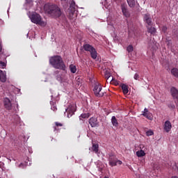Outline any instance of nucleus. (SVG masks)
<instances>
[{"instance_id": "f257e3e1", "label": "nucleus", "mask_w": 178, "mask_h": 178, "mask_svg": "<svg viewBox=\"0 0 178 178\" xmlns=\"http://www.w3.org/2000/svg\"><path fill=\"white\" fill-rule=\"evenodd\" d=\"M49 63L54 69L60 70H66V65L60 56H54L49 58Z\"/></svg>"}, {"instance_id": "f03ea898", "label": "nucleus", "mask_w": 178, "mask_h": 178, "mask_svg": "<svg viewBox=\"0 0 178 178\" xmlns=\"http://www.w3.org/2000/svg\"><path fill=\"white\" fill-rule=\"evenodd\" d=\"M44 10L48 15H50V16L53 17H60L62 15L60 8L54 4H46L44 6Z\"/></svg>"}, {"instance_id": "7ed1b4c3", "label": "nucleus", "mask_w": 178, "mask_h": 178, "mask_svg": "<svg viewBox=\"0 0 178 178\" xmlns=\"http://www.w3.org/2000/svg\"><path fill=\"white\" fill-rule=\"evenodd\" d=\"M31 20L32 23H34L35 24H38L42 27H45L47 26V22L42 21L41 15H40V14H38L37 13H34L31 15Z\"/></svg>"}, {"instance_id": "20e7f679", "label": "nucleus", "mask_w": 178, "mask_h": 178, "mask_svg": "<svg viewBox=\"0 0 178 178\" xmlns=\"http://www.w3.org/2000/svg\"><path fill=\"white\" fill-rule=\"evenodd\" d=\"M93 92L97 98H101L105 95V91L102 90V85L98 82L95 83L93 85Z\"/></svg>"}, {"instance_id": "39448f33", "label": "nucleus", "mask_w": 178, "mask_h": 178, "mask_svg": "<svg viewBox=\"0 0 178 178\" xmlns=\"http://www.w3.org/2000/svg\"><path fill=\"white\" fill-rule=\"evenodd\" d=\"M83 49L85 51H87L88 52H90L91 58L92 59H97V56H98V54L97 53V50H95V48H94V47H92L91 44H83Z\"/></svg>"}, {"instance_id": "423d86ee", "label": "nucleus", "mask_w": 178, "mask_h": 178, "mask_svg": "<svg viewBox=\"0 0 178 178\" xmlns=\"http://www.w3.org/2000/svg\"><path fill=\"white\" fill-rule=\"evenodd\" d=\"M108 161L110 166H116L117 165H122V162L118 160L113 154H108Z\"/></svg>"}, {"instance_id": "0eeeda50", "label": "nucleus", "mask_w": 178, "mask_h": 178, "mask_svg": "<svg viewBox=\"0 0 178 178\" xmlns=\"http://www.w3.org/2000/svg\"><path fill=\"white\" fill-rule=\"evenodd\" d=\"M66 112L67 113V118H72V116L74 115V112H76V108L74 107V106L70 105L66 109Z\"/></svg>"}, {"instance_id": "6e6552de", "label": "nucleus", "mask_w": 178, "mask_h": 178, "mask_svg": "<svg viewBox=\"0 0 178 178\" xmlns=\"http://www.w3.org/2000/svg\"><path fill=\"white\" fill-rule=\"evenodd\" d=\"M142 115L144 116V118H146V119H148L149 120H152V119L154 118V117L152 116V113H151L146 108L144 109Z\"/></svg>"}, {"instance_id": "1a4fd4ad", "label": "nucleus", "mask_w": 178, "mask_h": 178, "mask_svg": "<svg viewBox=\"0 0 178 178\" xmlns=\"http://www.w3.org/2000/svg\"><path fill=\"white\" fill-rule=\"evenodd\" d=\"M4 108L7 109V111H11L12 109V102H10V99L9 98L6 97L4 99Z\"/></svg>"}, {"instance_id": "9d476101", "label": "nucleus", "mask_w": 178, "mask_h": 178, "mask_svg": "<svg viewBox=\"0 0 178 178\" xmlns=\"http://www.w3.org/2000/svg\"><path fill=\"white\" fill-rule=\"evenodd\" d=\"M144 22H145L148 26H152V19L149 14H145L144 15Z\"/></svg>"}, {"instance_id": "9b49d317", "label": "nucleus", "mask_w": 178, "mask_h": 178, "mask_svg": "<svg viewBox=\"0 0 178 178\" xmlns=\"http://www.w3.org/2000/svg\"><path fill=\"white\" fill-rule=\"evenodd\" d=\"M164 130L166 131V133H169V131L172 130V123L170 122V121L167 120L165 122Z\"/></svg>"}, {"instance_id": "f8f14e48", "label": "nucleus", "mask_w": 178, "mask_h": 178, "mask_svg": "<svg viewBox=\"0 0 178 178\" xmlns=\"http://www.w3.org/2000/svg\"><path fill=\"white\" fill-rule=\"evenodd\" d=\"M121 9H122V12L125 17H129V16H130V14L129 13V10H127V7H126V5L122 4Z\"/></svg>"}, {"instance_id": "ddd939ff", "label": "nucleus", "mask_w": 178, "mask_h": 178, "mask_svg": "<svg viewBox=\"0 0 178 178\" xmlns=\"http://www.w3.org/2000/svg\"><path fill=\"white\" fill-rule=\"evenodd\" d=\"M89 124L91 127H97L98 126V120L95 118H91L89 120Z\"/></svg>"}, {"instance_id": "4468645a", "label": "nucleus", "mask_w": 178, "mask_h": 178, "mask_svg": "<svg viewBox=\"0 0 178 178\" xmlns=\"http://www.w3.org/2000/svg\"><path fill=\"white\" fill-rule=\"evenodd\" d=\"M69 10L72 15L76 12V3L74 1H72L70 3Z\"/></svg>"}, {"instance_id": "2eb2a0df", "label": "nucleus", "mask_w": 178, "mask_h": 178, "mask_svg": "<svg viewBox=\"0 0 178 178\" xmlns=\"http://www.w3.org/2000/svg\"><path fill=\"white\" fill-rule=\"evenodd\" d=\"M0 81L2 83L6 82V74L0 70Z\"/></svg>"}, {"instance_id": "dca6fc26", "label": "nucleus", "mask_w": 178, "mask_h": 178, "mask_svg": "<svg viewBox=\"0 0 178 178\" xmlns=\"http://www.w3.org/2000/svg\"><path fill=\"white\" fill-rule=\"evenodd\" d=\"M121 88H122V90L123 93H124V95L129 93V86H127L126 84L122 83V84L121 85Z\"/></svg>"}, {"instance_id": "f3484780", "label": "nucleus", "mask_w": 178, "mask_h": 178, "mask_svg": "<svg viewBox=\"0 0 178 178\" xmlns=\"http://www.w3.org/2000/svg\"><path fill=\"white\" fill-rule=\"evenodd\" d=\"M111 123H112L113 126H114L115 127H118L119 123L118 122V119H116L115 116L112 117Z\"/></svg>"}, {"instance_id": "a211bd4d", "label": "nucleus", "mask_w": 178, "mask_h": 178, "mask_svg": "<svg viewBox=\"0 0 178 178\" xmlns=\"http://www.w3.org/2000/svg\"><path fill=\"white\" fill-rule=\"evenodd\" d=\"M129 8H134L136 6V0H127Z\"/></svg>"}, {"instance_id": "6ab92c4d", "label": "nucleus", "mask_w": 178, "mask_h": 178, "mask_svg": "<svg viewBox=\"0 0 178 178\" xmlns=\"http://www.w3.org/2000/svg\"><path fill=\"white\" fill-rule=\"evenodd\" d=\"M136 156L138 158H141V156H145V152H144V150L140 149L138 152H136Z\"/></svg>"}, {"instance_id": "aec40b11", "label": "nucleus", "mask_w": 178, "mask_h": 178, "mask_svg": "<svg viewBox=\"0 0 178 178\" xmlns=\"http://www.w3.org/2000/svg\"><path fill=\"white\" fill-rule=\"evenodd\" d=\"M147 31L148 33H150V34H155L156 33V29H155V27H147Z\"/></svg>"}, {"instance_id": "412c9836", "label": "nucleus", "mask_w": 178, "mask_h": 178, "mask_svg": "<svg viewBox=\"0 0 178 178\" xmlns=\"http://www.w3.org/2000/svg\"><path fill=\"white\" fill-rule=\"evenodd\" d=\"M70 70L71 73H76V72H77V68L76 67V65L72 64L70 65Z\"/></svg>"}, {"instance_id": "4be33fe9", "label": "nucleus", "mask_w": 178, "mask_h": 178, "mask_svg": "<svg viewBox=\"0 0 178 178\" xmlns=\"http://www.w3.org/2000/svg\"><path fill=\"white\" fill-rule=\"evenodd\" d=\"M171 74L175 76V77H177L178 79V69L177 68H173L171 70Z\"/></svg>"}, {"instance_id": "5701e85b", "label": "nucleus", "mask_w": 178, "mask_h": 178, "mask_svg": "<svg viewBox=\"0 0 178 178\" xmlns=\"http://www.w3.org/2000/svg\"><path fill=\"white\" fill-rule=\"evenodd\" d=\"M99 148V145L98 144H93L92 147V149L93 152H95L97 154L98 152V149Z\"/></svg>"}, {"instance_id": "b1692460", "label": "nucleus", "mask_w": 178, "mask_h": 178, "mask_svg": "<svg viewBox=\"0 0 178 178\" xmlns=\"http://www.w3.org/2000/svg\"><path fill=\"white\" fill-rule=\"evenodd\" d=\"M50 104L51 105V111H54V112H56V111H58V108H56V106L55 105V102H50Z\"/></svg>"}, {"instance_id": "393cba45", "label": "nucleus", "mask_w": 178, "mask_h": 178, "mask_svg": "<svg viewBox=\"0 0 178 178\" xmlns=\"http://www.w3.org/2000/svg\"><path fill=\"white\" fill-rule=\"evenodd\" d=\"M127 51L128 52H133L134 51V47H133V45L130 44L127 47Z\"/></svg>"}, {"instance_id": "a878e982", "label": "nucleus", "mask_w": 178, "mask_h": 178, "mask_svg": "<svg viewBox=\"0 0 178 178\" xmlns=\"http://www.w3.org/2000/svg\"><path fill=\"white\" fill-rule=\"evenodd\" d=\"M81 118L83 119H88V118H90V113L81 114Z\"/></svg>"}, {"instance_id": "bb28decb", "label": "nucleus", "mask_w": 178, "mask_h": 178, "mask_svg": "<svg viewBox=\"0 0 178 178\" xmlns=\"http://www.w3.org/2000/svg\"><path fill=\"white\" fill-rule=\"evenodd\" d=\"M146 136H147V137H149V136H154V131L152 130L146 131Z\"/></svg>"}, {"instance_id": "cd10ccee", "label": "nucleus", "mask_w": 178, "mask_h": 178, "mask_svg": "<svg viewBox=\"0 0 178 178\" xmlns=\"http://www.w3.org/2000/svg\"><path fill=\"white\" fill-rule=\"evenodd\" d=\"M4 67H6V64L5 62L0 61V69H3Z\"/></svg>"}, {"instance_id": "c85d7f7f", "label": "nucleus", "mask_w": 178, "mask_h": 178, "mask_svg": "<svg viewBox=\"0 0 178 178\" xmlns=\"http://www.w3.org/2000/svg\"><path fill=\"white\" fill-rule=\"evenodd\" d=\"M105 79H106V80H109V79H111V73L106 72L105 73Z\"/></svg>"}, {"instance_id": "c756f323", "label": "nucleus", "mask_w": 178, "mask_h": 178, "mask_svg": "<svg viewBox=\"0 0 178 178\" xmlns=\"http://www.w3.org/2000/svg\"><path fill=\"white\" fill-rule=\"evenodd\" d=\"M55 124H56V127H62L63 126V124H62V122H56Z\"/></svg>"}, {"instance_id": "7c9ffc66", "label": "nucleus", "mask_w": 178, "mask_h": 178, "mask_svg": "<svg viewBox=\"0 0 178 178\" xmlns=\"http://www.w3.org/2000/svg\"><path fill=\"white\" fill-rule=\"evenodd\" d=\"M168 108H170V109H175L176 108V106H175L173 103H171L168 104Z\"/></svg>"}, {"instance_id": "2f4dec72", "label": "nucleus", "mask_w": 178, "mask_h": 178, "mask_svg": "<svg viewBox=\"0 0 178 178\" xmlns=\"http://www.w3.org/2000/svg\"><path fill=\"white\" fill-rule=\"evenodd\" d=\"M161 31H163V33H166V31H168V27L165 26H162Z\"/></svg>"}, {"instance_id": "473e14b6", "label": "nucleus", "mask_w": 178, "mask_h": 178, "mask_svg": "<svg viewBox=\"0 0 178 178\" xmlns=\"http://www.w3.org/2000/svg\"><path fill=\"white\" fill-rule=\"evenodd\" d=\"M134 79L135 80H138V79H140V75H138V74H135Z\"/></svg>"}, {"instance_id": "72a5a7b5", "label": "nucleus", "mask_w": 178, "mask_h": 178, "mask_svg": "<svg viewBox=\"0 0 178 178\" xmlns=\"http://www.w3.org/2000/svg\"><path fill=\"white\" fill-rule=\"evenodd\" d=\"M54 131H57V130H58V128H57V127H54Z\"/></svg>"}, {"instance_id": "f704fd0d", "label": "nucleus", "mask_w": 178, "mask_h": 178, "mask_svg": "<svg viewBox=\"0 0 178 178\" xmlns=\"http://www.w3.org/2000/svg\"><path fill=\"white\" fill-rule=\"evenodd\" d=\"M0 52H2V44L0 43Z\"/></svg>"}, {"instance_id": "c9c22d12", "label": "nucleus", "mask_w": 178, "mask_h": 178, "mask_svg": "<svg viewBox=\"0 0 178 178\" xmlns=\"http://www.w3.org/2000/svg\"><path fill=\"white\" fill-rule=\"evenodd\" d=\"M22 166H23V163H21V164L19 165V167H20V168H22Z\"/></svg>"}, {"instance_id": "e433bc0d", "label": "nucleus", "mask_w": 178, "mask_h": 178, "mask_svg": "<svg viewBox=\"0 0 178 178\" xmlns=\"http://www.w3.org/2000/svg\"><path fill=\"white\" fill-rule=\"evenodd\" d=\"M171 178H178L177 176L172 177Z\"/></svg>"}, {"instance_id": "4c0bfd02", "label": "nucleus", "mask_w": 178, "mask_h": 178, "mask_svg": "<svg viewBox=\"0 0 178 178\" xmlns=\"http://www.w3.org/2000/svg\"><path fill=\"white\" fill-rule=\"evenodd\" d=\"M112 80H113V77H112L111 79H110V81H112Z\"/></svg>"}, {"instance_id": "58836bf2", "label": "nucleus", "mask_w": 178, "mask_h": 178, "mask_svg": "<svg viewBox=\"0 0 178 178\" xmlns=\"http://www.w3.org/2000/svg\"><path fill=\"white\" fill-rule=\"evenodd\" d=\"M60 1H63H63H64V2L66 1V0H60Z\"/></svg>"}]
</instances>
